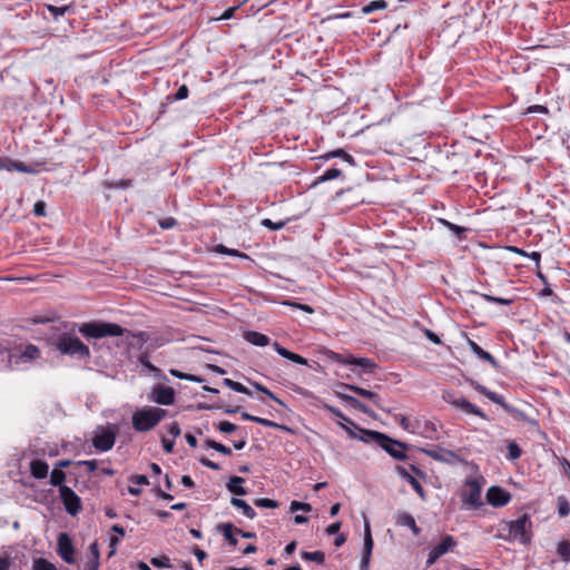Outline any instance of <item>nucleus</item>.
Listing matches in <instances>:
<instances>
[{"label":"nucleus","mask_w":570,"mask_h":570,"mask_svg":"<svg viewBox=\"0 0 570 570\" xmlns=\"http://www.w3.org/2000/svg\"><path fill=\"white\" fill-rule=\"evenodd\" d=\"M254 386L257 391L264 393L265 395H267L269 399H272L273 401H275L276 403H278L279 405L282 406H285V403L278 399L271 390H268L266 386L259 384V383H254Z\"/></svg>","instance_id":"49530a36"},{"label":"nucleus","mask_w":570,"mask_h":570,"mask_svg":"<svg viewBox=\"0 0 570 570\" xmlns=\"http://www.w3.org/2000/svg\"><path fill=\"white\" fill-rule=\"evenodd\" d=\"M373 544H374V542H373V538H372V533H371L370 522L365 519V524H364V551H363V558L361 560V568L362 569H367V567H368L371 553H372V550H373Z\"/></svg>","instance_id":"6ab92c4d"},{"label":"nucleus","mask_w":570,"mask_h":570,"mask_svg":"<svg viewBox=\"0 0 570 570\" xmlns=\"http://www.w3.org/2000/svg\"><path fill=\"white\" fill-rule=\"evenodd\" d=\"M410 485L413 488V490L417 493V495L422 499V500H425L426 499V492L424 490V488L421 485V483L416 480L415 476H413L410 481H409Z\"/></svg>","instance_id":"8fccbe9b"},{"label":"nucleus","mask_w":570,"mask_h":570,"mask_svg":"<svg viewBox=\"0 0 570 570\" xmlns=\"http://www.w3.org/2000/svg\"><path fill=\"white\" fill-rule=\"evenodd\" d=\"M55 348L62 355H68L78 361H88L90 358V351L79 337L63 333L59 335L52 343Z\"/></svg>","instance_id":"f03ea898"},{"label":"nucleus","mask_w":570,"mask_h":570,"mask_svg":"<svg viewBox=\"0 0 570 570\" xmlns=\"http://www.w3.org/2000/svg\"><path fill=\"white\" fill-rule=\"evenodd\" d=\"M33 570H57L56 566L43 558L33 561Z\"/></svg>","instance_id":"37998d69"},{"label":"nucleus","mask_w":570,"mask_h":570,"mask_svg":"<svg viewBox=\"0 0 570 570\" xmlns=\"http://www.w3.org/2000/svg\"><path fill=\"white\" fill-rule=\"evenodd\" d=\"M66 481V473L60 469H53L50 473V484L52 487H58L59 489L66 487L63 483Z\"/></svg>","instance_id":"72a5a7b5"},{"label":"nucleus","mask_w":570,"mask_h":570,"mask_svg":"<svg viewBox=\"0 0 570 570\" xmlns=\"http://www.w3.org/2000/svg\"><path fill=\"white\" fill-rule=\"evenodd\" d=\"M321 159H324V160H328L331 158H342L343 160H345L346 163H348L350 165H355V160L353 158V156H351L350 154H347L344 149L342 148H338V149H335V150H332L330 153H326L324 154L323 156L320 157Z\"/></svg>","instance_id":"c756f323"},{"label":"nucleus","mask_w":570,"mask_h":570,"mask_svg":"<svg viewBox=\"0 0 570 570\" xmlns=\"http://www.w3.org/2000/svg\"><path fill=\"white\" fill-rule=\"evenodd\" d=\"M481 297L489 303L500 304V305H505V306L511 305L514 302L513 298L497 297V296H492L489 294H481Z\"/></svg>","instance_id":"a19ab883"},{"label":"nucleus","mask_w":570,"mask_h":570,"mask_svg":"<svg viewBox=\"0 0 570 570\" xmlns=\"http://www.w3.org/2000/svg\"><path fill=\"white\" fill-rule=\"evenodd\" d=\"M254 504L258 508L264 509H276L278 508V502L268 498H259L255 499Z\"/></svg>","instance_id":"79ce46f5"},{"label":"nucleus","mask_w":570,"mask_h":570,"mask_svg":"<svg viewBox=\"0 0 570 570\" xmlns=\"http://www.w3.org/2000/svg\"><path fill=\"white\" fill-rule=\"evenodd\" d=\"M176 224H177V220L175 218H173V217H167V218H164V219L159 220V226L163 229H170L174 226H176Z\"/></svg>","instance_id":"e2e57ef3"},{"label":"nucleus","mask_w":570,"mask_h":570,"mask_svg":"<svg viewBox=\"0 0 570 570\" xmlns=\"http://www.w3.org/2000/svg\"><path fill=\"white\" fill-rule=\"evenodd\" d=\"M33 214L38 217L46 216V203L38 200L33 206Z\"/></svg>","instance_id":"4d7b16f0"},{"label":"nucleus","mask_w":570,"mask_h":570,"mask_svg":"<svg viewBox=\"0 0 570 570\" xmlns=\"http://www.w3.org/2000/svg\"><path fill=\"white\" fill-rule=\"evenodd\" d=\"M557 507L558 513L561 518L568 517L570 514V503L564 495H559L557 498Z\"/></svg>","instance_id":"e433bc0d"},{"label":"nucleus","mask_w":570,"mask_h":570,"mask_svg":"<svg viewBox=\"0 0 570 570\" xmlns=\"http://www.w3.org/2000/svg\"><path fill=\"white\" fill-rule=\"evenodd\" d=\"M343 175L342 170L341 169H337V168H331V169H327L326 171H324V174H322L321 176H318L316 178V180L314 181V186L315 185H318L321 183H325V181H328V180H333V179H336L338 177H341Z\"/></svg>","instance_id":"473e14b6"},{"label":"nucleus","mask_w":570,"mask_h":570,"mask_svg":"<svg viewBox=\"0 0 570 570\" xmlns=\"http://www.w3.org/2000/svg\"><path fill=\"white\" fill-rule=\"evenodd\" d=\"M394 519H395L396 525L406 527V528L411 529L412 533L415 537H417L421 533V529L416 525V522H415L413 515H411L410 513L399 512L395 514Z\"/></svg>","instance_id":"aec40b11"},{"label":"nucleus","mask_w":570,"mask_h":570,"mask_svg":"<svg viewBox=\"0 0 570 570\" xmlns=\"http://www.w3.org/2000/svg\"><path fill=\"white\" fill-rule=\"evenodd\" d=\"M149 400L160 405H171L175 402V391L170 386L158 384L153 387Z\"/></svg>","instance_id":"9d476101"},{"label":"nucleus","mask_w":570,"mask_h":570,"mask_svg":"<svg viewBox=\"0 0 570 570\" xmlns=\"http://www.w3.org/2000/svg\"><path fill=\"white\" fill-rule=\"evenodd\" d=\"M468 345L478 358L488 362L494 368L499 367L498 361L489 352L481 348L474 341L468 338Z\"/></svg>","instance_id":"412c9836"},{"label":"nucleus","mask_w":570,"mask_h":570,"mask_svg":"<svg viewBox=\"0 0 570 570\" xmlns=\"http://www.w3.org/2000/svg\"><path fill=\"white\" fill-rule=\"evenodd\" d=\"M395 471L400 478L407 482L413 478V475L402 465H396Z\"/></svg>","instance_id":"0e129e2a"},{"label":"nucleus","mask_w":570,"mask_h":570,"mask_svg":"<svg viewBox=\"0 0 570 570\" xmlns=\"http://www.w3.org/2000/svg\"><path fill=\"white\" fill-rule=\"evenodd\" d=\"M79 332L86 338H101L108 336H121L126 332V328L115 323L108 322H88L79 326Z\"/></svg>","instance_id":"20e7f679"},{"label":"nucleus","mask_w":570,"mask_h":570,"mask_svg":"<svg viewBox=\"0 0 570 570\" xmlns=\"http://www.w3.org/2000/svg\"><path fill=\"white\" fill-rule=\"evenodd\" d=\"M455 546H456L455 539L452 535L446 534L445 537L442 538V540L439 544L433 547V549L442 557L443 554L449 552Z\"/></svg>","instance_id":"cd10ccee"},{"label":"nucleus","mask_w":570,"mask_h":570,"mask_svg":"<svg viewBox=\"0 0 570 570\" xmlns=\"http://www.w3.org/2000/svg\"><path fill=\"white\" fill-rule=\"evenodd\" d=\"M396 420H397V422L400 423V425H401L404 430H406V431H409V432H412V433L415 431L414 425H413V424L407 420V417H406V416H404V415H399V416H396Z\"/></svg>","instance_id":"6e6d98bb"},{"label":"nucleus","mask_w":570,"mask_h":570,"mask_svg":"<svg viewBox=\"0 0 570 570\" xmlns=\"http://www.w3.org/2000/svg\"><path fill=\"white\" fill-rule=\"evenodd\" d=\"M511 500V494L500 487H491L487 492V501L493 507H504Z\"/></svg>","instance_id":"2eb2a0df"},{"label":"nucleus","mask_w":570,"mask_h":570,"mask_svg":"<svg viewBox=\"0 0 570 570\" xmlns=\"http://www.w3.org/2000/svg\"><path fill=\"white\" fill-rule=\"evenodd\" d=\"M76 464L86 466L89 473H92L98 466V462L96 460L78 461Z\"/></svg>","instance_id":"052dcab7"},{"label":"nucleus","mask_w":570,"mask_h":570,"mask_svg":"<svg viewBox=\"0 0 570 570\" xmlns=\"http://www.w3.org/2000/svg\"><path fill=\"white\" fill-rule=\"evenodd\" d=\"M129 481L138 485H146L149 483L148 478L144 474L131 475Z\"/></svg>","instance_id":"680f3d73"},{"label":"nucleus","mask_w":570,"mask_h":570,"mask_svg":"<svg viewBox=\"0 0 570 570\" xmlns=\"http://www.w3.org/2000/svg\"><path fill=\"white\" fill-rule=\"evenodd\" d=\"M495 538L502 539L508 542L514 541V538H513L512 531H511V527L509 525L508 521H502L499 524Z\"/></svg>","instance_id":"2f4dec72"},{"label":"nucleus","mask_w":570,"mask_h":570,"mask_svg":"<svg viewBox=\"0 0 570 570\" xmlns=\"http://www.w3.org/2000/svg\"><path fill=\"white\" fill-rule=\"evenodd\" d=\"M205 445L209 449L216 450L224 455H232V450L217 441L208 439L206 440Z\"/></svg>","instance_id":"58836bf2"},{"label":"nucleus","mask_w":570,"mask_h":570,"mask_svg":"<svg viewBox=\"0 0 570 570\" xmlns=\"http://www.w3.org/2000/svg\"><path fill=\"white\" fill-rule=\"evenodd\" d=\"M188 87L186 85H183L178 88V90L175 94V100H183L188 97Z\"/></svg>","instance_id":"69168bd1"},{"label":"nucleus","mask_w":570,"mask_h":570,"mask_svg":"<svg viewBox=\"0 0 570 570\" xmlns=\"http://www.w3.org/2000/svg\"><path fill=\"white\" fill-rule=\"evenodd\" d=\"M89 550H90V554H91V559L89 561H99L100 553H99L98 543L96 541L90 544Z\"/></svg>","instance_id":"338daca9"},{"label":"nucleus","mask_w":570,"mask_h":570,"mask_svg":"<svg viewBox=\"0 0 570 570\" xmlns=\"http://www.w3.org/2000/svg\"><path fill=\"white\" fill-rule=\"evenodd\" d=\"M47 9L53 16V18L57 19L58 17L63 16L69 10V7H56L53 4H48Z\"/></svg>","instance_id":"603ef678"},{"label":"nucleus","mask_w":570,"mask_h":570,"mask_svg":"<svg viewBox=\"0 0 570 570\" xmlns=\"http://www.w3.org/2000/svg\"><path fill=\"white\" fill-rule=\"evenodd\" d=\"M435 425L433 423L426 422L423 430V435L428 439H435Z\"/></svg>","instance_id":"13d9d810"},{"label":"nucleus","mask_w":570,"mask_h":570,"mask_svg":"<svg viewBox=\"0 0 570 570\" xmlns=\"http://www.w3.org/2000/svg\"><path fill=\"white\" fill-rule=\"evenodd\" d=\"M255 423L261 424L263 426L278 429V430H285L286 429L282 424H278V423H276L274 421H271V420H267V419H264V417H259V416H257V419L255 420Z\"/></svg>","instance_id":"3c124183"},{"label":"nucleus","mask_w":570,"mask_h":570,"mask_svg":"<svg viewBox=\"0 0 570 570\" xmlns=\"http://www.w3.org/2000/svg\"><path fill=\"white\" fill-rule=\"evenodd\" d=\"M217 430L225 434H230L237 430V425L229 421H222L217 424Z\"/></svg>","instance_id":"de8ad7c7"},{"label":"nucleus","mask_w":570,"mask_h":570,"mask_svg":"<svg viewBox=\"0 0 570 570\" xmlns=\"http://www.w3.org/2000/svg\"><path fill=\"white\" fill-rule=\"evenodd\" d=\"M244 337L247 342L256 346H266L271 342L267 335L255 331L245 332Z\"/></svg>","instance_id":"393cba45"},{"label":"nucleus","mask_w":570,"mask_h":570,"mask_svg":"<svg viewBox=\"0 0 570 570\" xmlns=\"http://www.w3.org/2000/svg\"><path fill=\"white\" fill-rule=\"evenodd\" d=\"M341 399L346 401L347 403L351 404V406H353L354 409L363 412L364 414H367L370 416L373 415V412L364 404L362 403L360 400H357L356 397L354 396H351V395H346V394H340Z\"/></svg>","instance_id":"7c9ffc66"},{"label":"nucleus","mask_w":570,"mask_h":570,"mask_svg":"<svg viewBox=\"0 0 570 570\" xmlns=\"http://www.w3.org/2000/svg\"><path fill=\"white\" fill-rule=\"evenodd\" d=\"M470 384L471 386H473V389L475 391H478L479 393L483 394L484 396H487L490 401H492L493 403L500 405L502 409H504L507 412L511 413V414H517L519 413L517 410H514L510 404L505 403L504 402V397L495 392H492L490 390H488L485 386L481 385L480 383H478L476 381H470Z\"/></svg>","instance_id":"f8f14e48"},{"label":"nucleus","mask_w":570,"mask_h":570,"mask_svg":"<svg viewBox=\"0 0 570 570\" xmlns=\"http://www.w3.org/2000/svg\"><path fill=\"white\" fill-rule=\"evenodd\" d=\"M385 7H386V2L383 1V0L371 1L368 4H366L363 8V12L364 13H371V12H373L375 10L384 9Z\"/></svg>","instance_id":"09e8293b"},{"label":"nucleus","mask_w":570,"mask_h":570,"mask_svg":"<svg viewBox=\"0 0 570 570\" xmlns=\"http://www.w3.org/2000/svg\"><path fill=\"white\" fill-rule=\"evenodd\" d=\"M217 529L232 547L237 546L238 541L235 537L236 528L234 527L233 523H222L217 527Z\"/></svg>","instance_id":"a878e982"},{"label":"nucleus","mask_w":570,"mask_h":570,"mask_svg":"<svg viewBox=\"0 0 570 570\" xmlns=\"http://www.w3.org/2000/svg\"><path fill=\"white\" fill-rule=\"evenodd\" d=\"M49 465L42 460H32L30 462V473L35 479H45L48 475Z\"/></svg>","instance_id":"b1692460"},{"label":"nucleus","mask_w":570,"mask_h":570,"mask_svg":"<svg viewBox=\"0 0 570 570\" xmlns=\"http://www.w3.org/2000/svg\"><path fill=\"white\" fill-rule=\"evenodd\" d=\"M273 347L276 351V353L279 354L282 357L287 358L299 365H307V360L305 357L288 351L287 348L283 347L278 342H274Z\"/></svg>","instance_id":"5701e85b"},{"label":"nucleus","mask_w":570,"mask_h":570,"mask_svg":"<svg viewBox=\"0 0 570 570\" xmlns=\"http://www.w3.org/2000/svg\"><path fill=\"white\" fill-rule=\"evenodd\" d=\"M215 252L218 254L235 256V257H242V258H248V256L237 249L228 248L223 244H219L215 247Z\"/></svg>","instance_id":"4c0bfd02"},{"label":"nucleus","mask_w":570,"mask_h":570,"mask_svg":"<svg viewBox=\"0 0 570 570\" xmlns=\"http://www.w3.org/2000/svg\"><path fill=\"white\" fill-rule=\"evenodd\" d=\"M291 512H295L298 510H302L304 512H309L312 510V507L309 503L299 502V501H292L289 507Z\"/></svg>","instance_id":"864d4df0"},{"label":"nucleus","mask_w":570,"mask_h":570,"mask_svg":"<svg viewBox=\"0 0 570 570\" xmlns=\"http://www.w3.org/2000/svg\"><path fill=\"white\" fill-rule=\"evenodd\" d=\"M363 436L360 439L366 443H375L383 449L389 455L399 461L407 459L405 450L410 448V444L394 440L384 433L361 429Z\"/></svg>","instance_id":"f257e3e1"},{"label":"nucleus","mask_w":570,"mask_h":570,"mask_svg":"<svg viewBox=\"0 0 570 570\" xmlns=\"http://www.w3.org/2000/svg\"><path fill=\"white\" fill-rule=\"evenodd\" d=\"M324 409L328 412H331L332 414H334L335 416L344 420L345 422L350 423V424H354L351 419H348L340 409L335 407V406H332V405H327L325 404L324 405Z\"/></svg>","instance_id":"5fc2aeb1"},{"label":"nucleus","mask_w":570,"mask_h":570,"mask_svg":"<svg viewBox=\"0 0 570 570\" xmlns=\"http://www.w3.org/2000/svg\"><path fill=\"white\" fill-rule=\"evenodd\" d=\"M0 169L7 170V171H20L26 174H35L36 170L31 167L26 165L22 161L11 159L6 156H0Z\"/></svg>","instance_id":"a211bd4d"},{"label":"nucleus","mask_w":570,"mask_h":570,"mask_svg":"<svg viewBox=\"0 0 570 570\" xmlns=\"http://www.w3.org/2000/svg\"><path fill=\"white\" fill-rule=\"evenodd\" d=\"M286 305L288 306H292L294 308H298V309H302L308 314H313L314 313V308L309 305H306V304H301V303H296V302H286L285 303Z\"/></svg>","instance_id":"bf43d9fd"},{"label":"nucleus","mask_w":570,"mask_h":570,"mask_svg":"<svg viewBox=\"0 0 570 570\" xmlns=\"http://www.w3.org/2000/svg\"><path fill=\"white\" fill-rule=\"evenodd\" d=\"M116 440V431L110 426L99 428L92 439L96 450L106 452L112 449Z\"/></svg>","instance_id":"6e6552de"},{"label":"nucleus","mask_w":570,"mask_h":570,"mask_svg":"<svg viewBox=\"0 0 570 570\" xmlns=\"http://www.w3.org/2000/svg\"><path fill=\"white\" fill-rule=\"evenodd\" d=\"M40 357V350L33 345L28 344L22 351H14L10 354V362L20 364L24 362H31Z\"/></svg>","instance_id":"4468645a"},{"label":"nucleus","mask_w":570,"mask_h":570,"mask_svg":"<svg viewBox=\"0 0 570 570\" xmlns=\"http://www.w3.org/2000/svg\"><path fill=\"white\" fill-rule=\"evenodd\" d=\"M59 494L66 511L70 515H77L81 510V500L78 494L69 487L59 489Z\"/></svg>","instance_id":"1a4fd4ad"},{"label":"nucleus","mask_w":570,"mask_h":570,"mask_svg":"<svg viewBox=\"0 0 570 570\" xmlns=\"http://www.w3.org/2000/svg\"><path fill=\"white\" fill-rule=\"evenodd\" d=\"M557 553L563 562L570 561V541L562 540L557 546Z\"/></svg>","instance_id":"c9c22d12"},{"label":"nucleus","mask_w":570,"mask_h":570,"mask_svg":"<svg viewBox=\"0 0 570 570\" xmlns=\"http://www.w3.org/2000/svg\"><path fill=\"white\" fill-rule=\"evenodd\" d=\"M245 482V479L242 476H232L226 487L228 491L235 495H246L247 490L242 485Z\"/></svg>","instance_id":"bb28decb"},{"label":"nucleus","mask_w":570,"mask_h":570,"mask_svg":"<svg viewBox=\"0 0 570 570\" xmlns=\"http://www.w3.org/2000/svg\"><path fill=\"white\" fill-rule=\"evenodd\" d=\"M470 384L471 386H473V389L475 391H478L479 393L483 394L484 396H487L490 401H492L493 403L500 405L502 409H504L507 412L511 413V414H517L519 413L517 410H514L510 404L505 403L504 402V397L495 392H492L490 390H488L485 386L481 385L480 383H478L476 381H470Z\"/></svg>","instance_id":"9b49d317"},{"label":"nucleus","mask_w":570,"mask_h":570,"mask_svg":"<svg viewBox=\"0 0 570 570\" xmlns=\"http://www.w3.org/2000/svg\"><path fill=\"white\" fill-rule=\"evenodd\" d=\"M451 403L452 405L468 414H473L482 419H485V414L482 412V410H480L478 406H475L464 397H456Z\"/></svg>","instance_id":"4be33fe9"},{"label":"nucleus","mask_w":570,"mask_h":570,"mask_svg":"<svg viewBox=\"0 0 570 570\" xmlns=\"http://www.w3.org/2000/svg\"><path fill=\"white\" fill-rule=\"evenodd\" d=\"M420 451L435 461L443 463H453L459 456L451 450L443 449L441 446L422 448Z\"/></svg>","instance_id":"ddd939ff"},{"label":"nucleus","mask_w":570,"mask_h":570,"mask_svg":"<svg viewBox=\"0 0 570 570\" xmlns=\"http://www.w3.org/2000/svg\"><path fill=\"white\" fill-rule=\"evenodd\" d=\"M58 553L61 557V559L72 564L75 562V549L72 546V542L67 533H60L58 538Z\"/></svg>","instance_id":"dca6fc26"},{"label":"nucleus","mask_w":570,"mask_h":570,"mask_svg":"<svg viewBox=\"0 0 570 570\" xmlns=\"http://www.w3.org/2000/svg\"><path fill=\"white\" fill-rule=\"evenodd\" d=\"M230 503L233 507L242 510L243 514L249 519H254L256 517L255 510L243 499L232 498Z\"/></svg>","instance_id":"c85d7f7f"},{"label":"nucleus","mask_w":570,"mask_h":570,"mask_svg":"<svg viewBox=\"0 0 570 570\" xmlns=\"http://www.w3.org/2000/svg\"><path fill=\"white\" fill-rule=\"evenodd\" d=\"M522 454L520 446L515 442H510L508 444V455L507 458L511 461L518 460Z\"/></svg>","instance_id":"c03bdc74"},{"label":"nucleus","mask_w":570,"mask_h":570,"mask_svg":"<svg viewBox=\"0 0 570 570\" xmlns=\"http://www.w3.org/2000/svg\"><path fill=\"white\" fill-rule=\"evenodd\" d=\"M462 502L471 509H479L482 505L481 485L475 479L468 480L461 492Z\"/></svg>","instance_id":"0eeeda50"},{"label":"nucleus","mask_w":570,"mask_h":570,"mask_svg":"<svg viewBox=\"0 0 570 570\" xmlns=\"http://www.w3.org/2000/svg\"><path fill=\"white\" fill-rule=\"evenodd\" d=\"M514 540L522 544H529L532 539V522L528 514H522L513 521H508Z\"/></svg>","instance_id":"39448f33"},{"label":"nucleus","mask_w":570,"mask_h":570,"mask_svg":"<svg viewBox=\"0 0 570 570\" xmlns=\"http://www.w3.org/2000/svg\"><path fill=\"white\" fill-rule=\"evenodd\" d=\"M343 386L351 391V392H354L355 394L360 395V396H363V397H366L370 401H372V403L381 409L382 411H386L389 412V410L384 406L380 395L375 392H372L370 390H365L363 387H360L357 385H352V384H343Z\"/></svg>","instance_id":"f3484780"},{"label":"nucleus","mask_w":570,"mask_h":570,"mask_svg":"<svg viewBox=\"0 0 570 570\" xmlns=\"http://www.w3.org/2000/svg\"><path fill=\"white\" fill-rule=\"evenodd\" d=\"M150 563L158 569L171 568L170 559L167 556L154 557L150 559Z\"/></svg>","instance_id":"ea45409f"},{"label":"nucleus","mask_w":570,"mask_h":570,"mask_svg":"<svg viewBox=\"0 0 570 570\" xmlns=\"http://www.w3.org/2000/svg\"><path fill=\"white\" fill-rule=\"evenodd\" d=\"M301 558L305 561H313L318 564H323L325 561V553L323 551L301 552Z\"/></svg>","instance_id":"f704fd0d"},{"label":"nucleus","mask_w":570,"mask_h":570,"mask_svg":"<svg viewBox=\"0 0 570 570\" xmlns=\"http://www.w3.org/2000/svg\"><path fill=\"white\" fill-rule=\"evenodd\" d=\"M138 362L149 372L156 373L159 370L150 363L148 353H141L138 357Z\"/></svg>","instance_id":"a18cd8bd"},{"label":"nucleus","mask_w":570,"mask_h":570,"mask_svg":"<svg viewBox=\"0 0 570 570\" xmlns=\"http://www.w3.org/2000/svg\"><path fill=\"white\" fill-rule=\"evenodd\" d=\"M331 358L340 364L360 366L362 368V373L365 374L374 373L377 367V364L373 360L366 357H354L351 354L345 355L332 352Z\"/></svg>","instance_id":"423d86ee"},{"label":"nucleus","mask_w":570,"mask_h":570,"mask_svg":"<svg viewBox=\"0 0 570 570\" xmlns=\"http://www.w3.org/2000/svg\"><path fill=\"white\" fill-rule=\"evenodd\" d=\"M263 225L272 230H278L282 229L285 224L283 222L273 223L271 219H264Z\"/></svg>","instance_id":"774afa93"},{"label":"nucleus","mask_w":570,"mask_h":570,"mask_svg":"<svg viewBox=\"0 0 570 570\" xmlns=\"http://www.w3.org/2000/svg\"><path fill=\"white\" fill-rule=\"evenodd\" d=\"M166 414L167 411L164 409L145 406L132 413V428L137 432H148L157 426Z\"/></svg>","instance_id":"7ed1b4c3"}]
</instances>
